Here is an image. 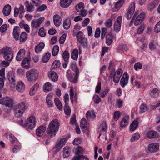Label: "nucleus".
Returning a JSON list of instances; mask_svg holds the SVG:
<instances>
[{
    "label": "nucleus",
    "instance_id": "40",
    "mask_svg": "<svg viewBox=\"0 0 160 160\" xmlns=\"http://www.w3.org/2000/svg\"><path fill=\"white\" fill-rule=\"evenodd\" d=\"M27 34L25 32H22L20 35V38L19 37L20 42H24L27 38Z\"/></svg>",
    "mask_w": 160,
    "mask_h": 160
},
{
    "label": "nucleus",
    "instance_id": "49",
    "mask_svg": "<svg viewBox=\"0 0 160 160\" xmlns=\"http://www.w3.org/2000/svg\"><path fill=\"white\" fill-rule=\"evenodd\" d=\"M84 8V4L82 2L79 3L76 6V9L78 12H81L83 10Z\"/></svg>",
    "mask_w": 160,
    "mask_h": 160
},
{
    "label": "nucleus",
    "instance_id": "44",
    "mask_svg": "<svg viewBox=\"0 0 160 160\" xmlns=\"http://www.w3.org/2000/svg\"><path fill=\"white\" fill-rule=\"evenodd\" d=\"M51 56V53L50 52L46 53L43 57L42 59V62L44 63H46L49 60Z\"/></svg>",
    "mask_w": 160,
    "mask_h": 160
},
{
    "label": "nucleus",
    "instance_id": "52",
    "mask_svg": "<svg viewBox=\"0 0 160 160\" xmlns=\"http://www.w3.org/2000/svg\"><path fill=\"white\" fill-rule=\"evenodd\" d=\"M59 51V48L58 46L55 45L53 48L52 51V55L55 56L58 54Z\"/></svg>",
    "mask_w": 160,
    "mask_h": 160
},
{
    "label": "nucleus",
    "instance_id": "53",
    "mask_svg": "<svg viewBox=\"0 0 160 160\" xmlns=\"http://www.w3.org/2000/svg\"><path fill=\"white\" fill-rule=\"evenodd\" d=\"M148 108L147 106L145 104H142L140 107V112L142 113L147 111Z\"/></svg>",
    "mask_w": 160,
    "mask_h": 160
},
{
    "label": "nucleus",
    "instance_id": "33",
    "mask_svg": "<svg viewBox=\"0 0 160 160\" xmlns=\"http://www.w3.org/2000/svg\"><path fill=\"white\" fill-rule=\"evenodd\" d=\"M71 20L69 19H66L63 21V26L64 28L66 29H68L71 25Z\"/></svg>",
    "mask_w": 160,
    "mask_h": 160
},
{
    "label": "nucleus",
    "instance_id": "15",
    "mask_svg": "<svg viewBox=\"0 0 160 160\" xmlns=\"http://www.w3.org/2000/svg\"><path fill=\"white\" fill-rule=\"evenodd\" d=\"M16 88L18 92H22L25 90V85L23 82L19 81L18 82Z\"/></svg>",
    "mask_w": 160,
    "mask_h": 160
},
{
    "label": "nucleus",
    "instance_id": "31",
    "mask_svg": "<svg viewBox=\"0 0 160 160\" xmlns=\"http://www.w3.org/2000/svg\"><path fill=\"white\" fill-rule=\"evenodd\" d=\"M52 85L49 82H46L43 86V90L45 92L50 91L52 90Z\"/></svg>",
    "mask_w": 160,
    "mask_h": 160
},
{
    "label": "nucleus",
    "instance_id": "2",
    "mask_svg": "<svg viewBox=\"0 0 160 160\" xmlns=\"http://www.w3.org/2000/svg\"><path fill=\"white\" fill-rule=\"evenodd\" d=\"M0 53L3 55V58L5 60L12 61L13 57V52L11 48L5 47L0 50Z\"/></svg>",
    "mask_w": 160,
    "mask_h": 160
},
{
    "label": "nucleus",
    "instance_id": "11",
    "mask_svg": "<svg viewBox=\"0 0 160 160\" xmlns=\"http://www.w3.org/2000/svg\"><path fill=\"white\" fill-rule=\"evenodd\" d=\"M159 148V145L157 143H153L150 144L148 146V149L151 152H156L158 151Z\"/></svg>",
    "mask_w": 160,
    "mask_h": 160
},
{
    "label": "nucleus",
    "instance_id": "27",
    "mask_svg": "<svg viewBox=\"0 0 160 160\" xmlns=\"http://www.w3.org/2000/svg\"><path fill=\"white\" fill-rule=\"evenodd\" d=\"M67 77L68 79L71 82L75 83L78 82V77H76V74L74 78L73 77L71 73H68L67 75Z\"/></svg>",
    "mask_w": 160,
    "mask_h": 160
},
{
    "label": "nucleus",
    "instance_id": "9",
    "mask_svg": "<svg viewBox=\"0 0 160 160\" xmlns=\"http://www.w3.org/2000/svg\"><path fill=\"white\" fill-rule=\"evenodd\" d=\"M135 2H132L131 3L127 14L126 17L127 19H130L134 12L135 10Z\"/></svg>",
    "mask_w": 160,
    "mask_h": 160
},
{
    "label": "nucleus",
    "instance_id": "62",
    "mask_svg": "<svg viewBox=\"0 0 160 160\" xmlns=\"http://www.w3.org/2000/svg\"><path fill=\"white\" fill-rule=\"evenodd\" d=\"M100 131H105L106 128V124L105 122H103L99 127Z\"/></svg>",
    "mask_w": 160,
    "mask_h": 160
},
{
    "label": "nucleus",
    "instance_id": "6",
    "mask_svg": "<svg viewBox=\"0 0 160 160\" xmlns=\"http://www.w3.org/2000/svg\"><path fill=\"white\" fill-rule=\"evenodd\" d=\"M65 105L64 106V110L66 114L69 115L71 112L70 107L68 106L69 96L68 93H66L64 96Z\"/></svg>",
    "mask_w": 160,
    "mask_h": 160
},
{
    "label": "nucleus",
    "instance_id": "5",
    "mask_svg": "<svg viewBox=\"0 0 160 160\" xmlns=\"http://www.w3.org/2000/svg\"><path fill=\"white\" fill-rule=\"evenodd\" d=\"M0 104L12 108L14 104V101L10 98L6 97L0 99Z\"/></svg>",
    "mask_w": 160,
    "mask_h": 160
},
{
    "label": "nucleus",
    "instance_id": "37",
    "mask_svg": "<svg viewBox=\"0 0 160 160\" xmlns=\"http://www.w3.org/2000/svg\"><path fill=\"white\" fill-rule=\"evenodd\" d=\"M159 91L157 88H154L150 92V95L153 97H157L159 95Z\"/></svg>",
    "mask_w": 160,
    "mask_h": 160
},
{
    "label": "nucleus",
    "instance_id": "28",
    "mask_svg": "<svg viewBox=\"0 0 160 160\" xmlns=\"http://www.w3.org/2000/svg\"><path fill=\"white\" fill-rule=\"evenodd\" d=\"M44 44L43 42H40L39 44L36 46L35 48V51L37 53L40 52L44 48Z\"/></svg>",
    "mask_w": 160,
    "mask_h": 160
},
{
    "label": "nucleus",
    "instance_id": "34",
    "mask_svg": "<svg viewBox=\"0 0 160 160\" xmlns=\"http://www.w3.org/2000/svg\"><path fill=\"white\" fill-rule=\"evenodd\" d=\"M79 43H80L83 48L88 49V44L87 40L86 38H82V39L78 41Z\"/></svg>",
    "mask_w": 160,
    "mask_h": 160
},
{
    "label": "nucleus",
    "instance_id": "55",
    "mask_svg": "<svg viewBox=\"0 0 160 160\" xmlns=\"http://www.w3.org/2000/svg\"><path fill=\"white\" fill-rule=\"evenodd\" d=\"M6 137L8 138H9L12 143H13L16 139V138L12 134H7Z\"/></svg>",
    "mask_w": 160,
    "mask_h": 160
},
{
    "label": "nucleus",
    "instance_id": "54",
    "mask_svg": "<svg viewBox=\"0 0 160 160\" xmlns=\"http://www.w3.org/2000/svg\"><path fill=\"white\" fill-rule=\"evenodd\" d=\"M40 23L37 19H34L32 21L31 26L33 28H37L40 26Z\"/></svg>",
    "mask_w": 160,
    "mask_h": 160
},
{
    "label": "nucleus",
    "instance_id": "26",
    "mask_svg": "<svg viewBox=\"0 0 160 160\" xmlns=\"http://www.w3.org/2000/svg\"><path fill=\"white\" fill-rule=\"evenodd\" d=\"M71 148L70 147H65L63 149V156L64 158H66L69 157L70 154Z\"/></svg>",
    "mask_w": 160,
    "mask_h": 160
},
{
    "label": "nucleus",
    "instance_id": "32",
    "mask_svg": "<svg viewBox=\"0 0 160 160\" xmlns=\"http://www.w3.org/2000/svg\"><path fill=\"white\" fill-rule=\"evenodd\" d=\"M129 118L128 116H126L122 119L120 123L121 127H124L128 125Z\"/></svg>",
    "mask_w": 160,
    "mask_h": 160
},
{
    "label": "nucleus",
    "instance_id": "4",
    "mask_svg": "<svg viewBox=\"0 0 160 160\" xmlns=\"http://www.w3.org/2000/svg\"><path fill=\"white\" fill-rule=\"evenodd\" d=\"M26 77L28 82H33L38 78V73L35 69H31L26 73Z\"/></svg>",
    "mask_w": 160,
    "mask_h": 160
},
{
    "label": "nucleus",
    "instance_id": "13",
    "mask_svg": "<svg viewBox=\"0 0 160 160\" xmlns=\"http://www.w3.org/2000/svg\"><path fill=\"white\" fill-rule=\"evenodd\" d=\"M8 79L10 83L12 85H14L16 83V80L14 73L12 71H9L8 74Z\"/></svg>",
    "mask_w": 160,
    "mask_h": 160
},
{
    "label": "nucleus",
    "instance_id": "19",
    "mask_svg": "<svg viewBox=\"0 0 160 160\" xmlns=\"http://www.w3.org/2000/svg\"><path fill=\"white\" fill-rule=\"evenodd\" d=\"M72 1V0H60V6L63 8H67L71 4Z\"/></svg>",
    "mask_w": 160,
    "mask_h": 160
},
{
    "label": "nucleus",
    "instance_id": "45",
    "mask_svg": "<svg viewBox=\"0 0 160 160\" xmlns=\"http://www.w3.org/2000/svg\"><path fill=\"white\" fill-rule=\"evenodd\" d=\"M15 110V115L17 118L21 117L24 113L25 111L23 110H20L14 109Z\"/></svg>",
    "mask_w": 160,
    "mask_h": 160
},
{
    "label": "nucleus",
    "instance_id": "43",
    "mask_svg": "<svg viewBox=\"0 0 160 160\" xmlns=\"http://www.w3.org/2000/svg\"><path fill=\"white\" fill-rule=\"evenodd\" d=\"M54 102L58 109L60 110H62V105L60 101L58 98H55L54 99Z\"/></svg>",
    "mask_w": 160,
    "mask_h": 160
},
{
    "label": "nucleus",
    "instance_id": "12",
    "mask_svg": "<svg viewBox=\"0 0 160 160\" xmlns=\"http://www.w3.org/2000/svg\"><path fill=\"white\" fill-rule=\"evenodd\" d=\"M128 73L127 72H125L120 81V84L122 87H124L128 83Z\"/></svg>",
    "mask_w": 160,
    "mask_h": 160
},
{
    "label": "nucleus",
    "instance_id": "14",
    "mask_svg": "<svg viewBox=\"0 0 160 160\" xmlns=\"http://www.w3.org/2000/svg\"><path fill=\"white\" fill-rule=\"evenodd\" d=\"M48 75L49 78L53 82L58 80V76L57 73L53 71H51L48 72Z\"/></svg>",
    "mask_w": 160,
    "mask_h": 160
},
{
    "label": "nucleus",
    "instance_id": "18",
    "mask_svg": "<svg viewBox=\"0 0 160 160\" xmlns=\"http://www.w3.org/2000/svg\"><path fill=\"white\" fill-rule=\"evenodd\" d=\"M20 32L19 27L18 26H15L13 29V34L14 38L16 40H18L19 39Z\"/></svg>",
    "mask_w": 160,
    "mask_h": 160
},
{
    "label": "nucleus",
    "instance_id": "21",
    "mask_svg": "<svg viewBox=\"0 0 160 160\" xmlns=\"http://www.w3.org/2000/svg\"><path fill=\"white\" fill-rule=\"evenodd\" d=\"M54 23L55 25L58 27L60 24L62 19L60 17L58 14H56L53 17Z\"/></svg>",
    "mask_w": 160,
    "mask_h": 160
},
{
    "label": "nucleus",
    "instance_id": "35",
    "mask_svg": "<svg viewBox=\"0 0 160 160\" xmlns=\"http://www.w3.org/2000/svg\"><path fill=\"white\" fill-rule=\"evenodd\" d=\"M36 125V123L31 122H28V121H26V124L24 125L26 126V128L28 129H33Z\"/></svg>",
    "mask_w": 160,
    "mask_h": 160
},
{
    "label": "nucleus",
    "instance_id": "60",
    "mask_svg": "<svg viewBox=\"0 0 160 160\" xmlns=\"http://www.w3.org/2000/svg\"><path fill=\"white\" fill-rule=\"evenodd\" d=\"M39 35L41 37H44L46 36V33L44 28H41L39 31Z\"/></svg>",
    "mask_w": 160,
    "mask_h": 160
},
{
    "label": "nucleus",
    "instance_id": "23",
    "mask_svg": "<svg viewBox=\"0 0 160 160\" xmlns=\"http://www.w3.org/2000/svg\"><path fill=\"white\" fill-rule=\"evenodd\" d=\"M147 135L150 138H156L159 136V134L157 132L152 130L148 131Z\"/></svg>",
    "mask_w": 160,
    "mask_h": 160
},
{
    "label": "nucleus",
    "instance_id": "38",
    "mask_svg": "<svg viewBox=\"0 0 160 160\" xmlns=\"http://www.w3.org/2000/svg\"><path fill=\"white\" fill-rule=\"evenodd\" d=\"M78 49H75L71 54V57L73 60H77L78 57Z\"/></svg>",
    "mask_w": 160,
    "mask_h": 160
},
{
    "label": "nucleus",
    "instance_id": "20",
    "mask_svg": "<svg viewBox=\"0 0 160 160\" xmlns=\"http://www.w3.org/2000/svg\"><path fill=\"white\" fill-rule=\"evenodd\" d=\"M25 50L21 49L18 52L16 57V59L18 61H21L25 56Z\"/></svg>",
    "mask_w": 160,
    "mask_h": 160
},
{
    "label": "nucleus",
    "instance_id": "36",
    "mask_svg": "<svg viewBox=\"0 0 160 160\" xmlns=\"http://www.w3.org/2000/svg\"><path fill=\"white\" fill-rule=\"evenodd\" d=\"M52 95L53 94L52 93H50L46 97V102L48 106H51L52 105L53 103L52 98Z\"/></svg>",
    "mask_w": 160,
    "mask_h": 160
},
{
    "label": "nucleus",
    "instance_id": "17",
    "mask_svg": "<svg viewBox=\"0 0 160 160\" xmlns=\"http://www.w3.org/2000/svg\"><path fill=\"white\" fill-rule=\"evenodd\" d=\"M46 129V127L43 126L39 127L36 130L37 135L40 137L42 136L45 131Z\"/></svg>",
    "mask_w": 160,
    "mask_h": 160
},
{
    "label": "nucleus",
    "instance_id": "24",
    "mask_svg": "<svg viewBox=\"0 0 160 160\" xmlns=\"http://www.w3.org/2000/svg\"><path fill=\"white\" fill-rule=\"evenodd\" d=\"M11 7L10 5L7 4L3 8V13L5 16L9 15L11 11Z\"/></svg>",
    "mask_w": 160,
    "mask_h": 160
},
{
    "label": "nucleus",
    "instance_id": "29",
    "mask_svg": "<svg viewBox=\"0 0 160 160\" xmlns=\"http://www.w3.org/2000/svg\"><path fill=\"white\" fill-rule=\"evenodd\" d=\"M96 117L95 114L93 110L88 111L86 113V117L88 120H90L91 118L95 119Z\"/></svg>",
    "mask_w": 160,
    "mask_h": 160
},
{
    "label": "nucleus",
    "instance_id": "22",
    "mask_svg": "<svg viewBox=\"0 0 160 160\" xmlns=\"http://www.w3.org/2000/svg\"><path fill=\"white\" fill-rule=\"evenodd\" d=\"M26 7L27 11L29 12H32L34 10V7L28 1H26L24 3Z\"/></svg>",
    "mask_w": 160,
    "mask_h": 160
},
{
    "label": "nucleus",
    "instance_id": "64",
    "mask_svg": "<svg viewBox=\"0 0 160 160\" xmlns=\"http://www.w3.org/2000/svg\"><path fill=\"white\" fill-rule=\"evenodd\" d=\"M142 68V65L140 62L136 63L134 65V68L136 70H137L138 69H141Z\"/></svg>",
    "mask_w": 160,
    "mask_h": 160
},
{
    "label": "nucleus",
    "instance_id": "41",
    "mask_svg": "<svg viewBox=\"0 0 160 160\" xmlns=\"http://www.w3.org/2000/svg\"><path fill=\"white\" fill-rule=\"evenodd\" d=\"M15 109L25 111V105L23 102H21L18 104L15 107Z\"/></svg>",
    "mask_w": 160,
    "mask_h": 160
},
{
    "label": "nucleus",
    "instance_id": "48",
    "mask_svg": "<svg viewBox=\"0 0 160 160\" xmlns=\"http://www.w3.org/2000/svg\"><path fill=\"white\" fill-rule=\"evenodd\" d=\"M29 65V62L27 58H25L22 62V65L26 68H28Z\"/></svg>",
    "mask_w": 160,
    "mask_h": 160
},
{
    "label": "nucleus",
    "instance_id": "7",
    "mask_svg": "<svg viewBox=\"0 0 160 160\" xmlns=\"http://www.w3.org/2000/svg\"><path fill=\"white\" fill-rule=\"evenodd\" d=\"M66 142V139L65 138L58 139L56 142L54 149L57 152H59L62 148L65 145Z\"/></svg>",
    "mask_w": 160,
    "mask_h": 160
},
{
    "label": "nucleus",
    "instance_id": "3",
    "mask_svg": "<svg viewBox=\"0 0 160 160\" xmlns=\"http://www.w3.org/2000/svg\"><path fill=\"white\" fill-rule=\"evenodd\" d=\"M145 15V13L144 12L139 13L138 11H137L134 15L131 21V23L133 22L135 26L139 25L144 19Z\"/></svg>",
    "mask_w": 160,
    "mask_h": 160
},
{
    "label": "nucleus",
    "instance_id": "46",
    "mask_svg": "<svg viewBox=\"0 0 160 160\" xmlns=\"http://www.w3.org/2000/svg\"><path fill=\"white\" fill-rule=\"evenodd\" d=\"M71 68L72 70L75 72L76 77H78L79 70L77 66L75 64H72L71 65Z\"/></svg>",
    "mask_w": 160,
    "mask_h": 160
},
{
    "label": "nucleus",
    "instance_id": "10",
    "mask_svg": "<svg viewBox=\"0 0 160 160\" xmlns=\"http://www.w3.org/2000/svg\"><path fill=\"white\" fill-rule=\"evenodd\" d=\"M80 127L84 132L88 133L89 132V125L85 118L82 119L81 122Z\"/></svg>",
    "mask_w": 160,
    "mask_h": 160
},
{
    "label": "nucleus",
    "instance_id": "59",
    "mask_svg": "<svg viewBox=\"0 0 160 160\" xmlns=\"http://www.w3.org/2000/svg\"><path fill=\"white\" fill-rule=\"evenodd\" d=\"M83 152L82 149L80 146H78L75 149V153L76 155H79L82 153Z\"/></svg>",
    "mask_w": 160,
    "mask_h": 160
},
{
    "label": "nucleus",
    "instance_id": "25",
    "mask_svg": "<svg viewBox=\"0 0 160 160\" xmlns=\"http://www.w3.org/2000/svg\"><path fill=\"white\" fill-rule=\"evenodd\" d=\"M113 38V36L110 33L108 34L106 36V43L108 45H110L112 43Z\"/></svg>",
    "mask_w": 160,
    "mask_h": 160
},
{
    "label": "nucleus",
    "instance_id": "1",
    "mask_svg": "<svg viewBox=\"0 0 160 160\" xmlns=\"http://www.w3.org/2000/svg\"><path fill=\"white\" fill-rule=\"evenodd\" d=\"M59 127V124L58 120H53L49 124L47 128L46 132L51 138L54 137L57 134Z\"/></svg>",
    "mask_w": 160,
    "mask_h": 160
},
{
    "label": "nucleus",
    "instance_id": "56",
    "mask_svg": "<svg viewBox=\"0 0 160 160\" xmlns=\"http://www.w3.org/2000/svg\"><path fill=\"white\" fill-rule=\"evenodd\" d=\"M105 26L108 28H109L112 25V19H108L106 20L105 23Z\"/></svg>",
    "mask_w": 160,
    "mask_h": 160
},
{
    "label": "nucleus",
    "instance_id": "47",
    "mask_svg": "<svg viewBox=\"0 0 160 160\" xmlns=\"http://www.w3.org/2000/svg\"><path fill=\"white\" fill-rule=\"evenodd\" d=\"M60 66V62L59 60H55L52 65V68L54 70L56 68H59Z\"/></svg>",
    "mask_w": 160,
    "mask_h": 160
},
{
    "label": "nucleus",
    "instance_id": "58",
    "mask_svg": "<svg viewBox=\"0 0 160 160\" xmlns=\"http://www.w3.org/2000/svg\"><path fill=\"white\" fill-rule=\"evenodd\" d=\"M76 36L77 41L82 39V38H85L82 32L81 31H79L77 33Z\"/></svg>",
    "mask_w": 160,
    "mask_h": 160
},
{
    "label": "nucleus",
    "instance_id": "39",
    "mask_svg": "<svg viewBox=\"0 0 160 160\" xmlns=\"http://www.w3.org/2000/svg\"><path fill=\"white\" fill-rule=\"evenodd\" d=\"M111 77H113V81L116 83H117L119 81L120 77L114 74V71L112 70L111 71Z\"/></svg>",
    "mask_w": 160,
    "mask_h": 160
},
{
    "label": "nucleus",
    "instance_id": "30",
    "mask_svg": "<svg viewBox=\"0 0 160 160\" xmlns=\"http://www.w3.org/2000/svg\"><path fill=\"white\" fill-rule=\"evenodd\" d=\"M138 122L137 120L133 121L131 124L130 126V131H133L137 128Z\"/></svg>",
    "mask_w": 160,
    "mask_h": 160
},
{
    "label": "nucleus",
    "instance_id": "8",
    "mask_svg": "<svg viewBox=\"0 0 160 160\" xmlns=\"http://www.w3.org/2000/svg\"><path fill=\"white\" fill-rule=\"evenodd\" d=\"M122 17L121 16H118L116 19V22L114 25V29L115 31L118 32L121 29Z\"/></svg>",
    "mask_w": 160,
    "mask_h": 160
},
{
    "label": "nucleus",
    "instance_id": "42",
    "mask_svg": "<svg viewBox=\"0 0 160 160\" xmlns=\"http://www.w3.org/2000/svg\"><path fill=\"white\" fill-rule=\"evenodd\" d=\"M39 87V85L38 83H36L34 85L30 90L29 93L31 95H33L35 93V92L38 89Z\"/></svg>",
    "mask_w": 160,
    "mask_h": 160
},
{
    "label": "nucleus",
    "instance_id": "50",
    "mask_svg": "<svg viewBox=\"0 0 160 160\" xmlns=\"http://www.w3.org/2000/svg\"><path fill=\"white\" fill-rule=\"evenodd\" d=\"M157 44V42L155 41H152L149 44V48L150 50H153L156 49V45Z\"/></svg>",
    "mask_w": 160,
    "mask_h": 160
},
{
    "label": "nucleus",
    "instance_id": "63",
    "mask_svg": "<svg viewBox=\"0 0 160 160\" xmlns=\"http://www.w3.org/2000/svg\"><path fill=\"white\" fill-rule=\"evenodd\" d=\"M93 100L95 103L98 104L101 101V98L98 95H95L93 97Z\"/></svg>",
    "mask_w": 160,
    "mask_h": 160
},
{
    "label": "nucleus",
    "instance_id": "61",
    "mask_svg": "<svg viewBox=\"0 0 160 160\" xmlns=\"http://www.w3.org/2000/svg\"><path fill=\"white\" fill-rule=\"evenodd\" d=\"M154 31L156 33L160 32V21L155 25L154 28Z\"/></svg>",
    "mask_w": 160,
    "mask_h": 160
},
{
    "label": "nucleus",
    "instance_id": "51",
    "mask_svg": "<svg viewBox=\"0 0 160 160\" xmlns=\"http://www.w3.org/2000/svg\"><path fill=\"white\" fill-rule=\"evenodd\" d=\"M62 57L63 60L65 62H67L69 57V54L67 51H65L62 54Z\"/></svg>",
    "mask_w": 160,
    "mask_h": 160
},
{
    "label": "nucleus",
    "instance_id": "16",
    "mask_svg": "<svg viewBox=\"0 0 160 160\" xmlns=\"http://www.w3.org/2000/svg\"><path fill=\"white\" fill-rule=\"evenodd\" d=\"M125 2V0H119L117 2L114 7L112 8L113 12H115L118 11L121 7Z\"/></svg>",
    "mask_w": 160,
    "mask_h": 160
},
{
    "label": "nucleus",
    "instance_id": "57",
    "mask_svg": "<svg viewBox=\"0 0 160 160\" xmlns=\"http://www.w3.org/2000/svg\"><path fill=\"white\" fill-rule=\"evenodd\" d=\"M140 138V135L138 133H134L132 136L131 139V142H134Z\"/></svg>",
    "mask_w": 160,
    "mask_h": 160
}]
</instances>
